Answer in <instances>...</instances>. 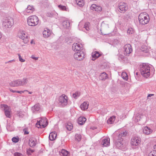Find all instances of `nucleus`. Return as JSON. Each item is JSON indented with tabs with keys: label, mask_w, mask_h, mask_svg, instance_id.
Wrapping results in <instances>:
<instances>
[{
	"label": "nucleus",
	"mask_w": 156,
	"mask_h": 156,
	"mask_svg": "<svg viewBox=\"0 0 156 156\" xmlns=\"http://www.w3.org/2000/svg\"><path fill=\"white\" fill-rule=\"evenodd\" d=\"M29 79L26 77H23L22 80L20 79L21 86H25L28 82Z\"/></svg>",
	"instance_id": "23"
},
{
	"label": "nucleus",
	"mask_w": 156,
	"mask_h": 156,
	"mask_svg": "<svg viewBox=\"0 0 156 156\" xmlns=\"http://www.w3.org/2000/svg\"><path fill=\"white\" fill-rule=\"evenodd\" d=\"M18 36L19 38L23 40L25 44H27L29 41V37L27 34H26L24 31H20L18 34Z\"/></svg>",
	"instance_id": "10"
},
{
	"label": "nucleus",
	"mask_w": 156,
	"mask_h": 156,
	"mask_svg": "<svg viewBox=\"0 0 156 156\" xmlns=\"http://www.w3.org/2000/svg\"><path fill=\"white\" fill-rule=\"evenodd\" d=\"M33 43H34V41H33V40H32L30 42V43L31 44H32Z\"/></svg>",
	"instance_id": "59"
},
{
	"label": "nucleus",
	"mask_w": 156,
	"mask_h": 156,
	"mask_svg": "<svg viewBox=\"0 0 156 156\" xmlns=\"http://www.w3.org/2000/svg\"><path fill=\"white\" fill-rule=\"evenodd\" d=\"M115 119V116H112L111 117L107 120V122L108 123L112 124L114 123Z\"/></svg>",
	"instance_id": "33"
},
{
	"label": "nucleus",
	"mask_w": 156,
	"mask_h": 156,
	"mask_svg": "<svg viewBox=\"0 0 156 156\" xmlns=\"http://www.w3.org/2000/svg\"><path fill=\"white\" fill-rule=\"evenodd\" d=\"M25 91H28L27 90L24 91H16V93H20V94H22V93H24Z\"/></svg>",
	"instance_id": "48"
},
{
	"label": "nucleus",
	"mask_w": 156,
	"mask_h": 156,
	"mask_svg": "<svg viewBox=\"0 0 156 156\" xmlns=\"http://www.w3.org/2000/svg\"><path fill=\"white\" fill-rule=\"evenodd\" d=\"M76 4L79 7H83L85 4L84 0H76Z\"/></svg>",
	"instance_id": "29"
},
{
	"label": "nucleus",
	"mask_w": 156,
	"mask_h": 156,
	"mask_svg": "<svg viewBox=\"0 0 156 156\" xmlns=\"http://www.w3.org/2000/svg\"><path fill=\"white\" fill-rule=\"evenodd\" d=\"M19 140V138L18 136L14 137L12 139V141L13 142L15 143H17L18 142Z\"/></svg>",
	"instance_id": "42"
},
{
	"label": "nucleus",
	"mask_w": 156,
	"mask_h": 156,
	"mask_svg": "<svg viewBox=\"0 0 156 156\" xmlns=\"http://www.w3.org/2000/svg\"><path fill=\"white\" fill-rule=\"evenodd\" d=\"M153 130L150 127L145 126L143 129V132L146 135H149L152 132Z\"/></svg>",
	"instance_id": "20"
},
{
	"label": "nucleus",
	"mask_w": 156,
	"mask_h": 156,
	"mask_svg": "<svg viewBox=\"0 0 156 156\" xmlns=\"http://www.w3.org/2000/svg\"><path fill=\"white\" fill-rule=\"evenodd\" d=\"M127 33L129 34H132L133 33V29L131 28H129L127 30Z\"/></svg>",
	"instance_id": "43"
},
{
	"label": "nucleus",
	"mask_w": 156,
	"mask_h": 156,
	"mask_svg": "<svg viewBox=\"0 0 156 156\" xmlns=\"http://www.w3.org/2000/svg\"><path fill=\"white\" fill-rule=\"evenodd\" d=\"M34 10V8L32 6L30 5L27 6L26 10V12L27 13H32Z\"/></svg>",
	"instance_id": "34"
},
{
	"label": "nucleus",
	"mask_w": 156,
	"mask_h": 156,
	"mask_svg": "<svg viewBox=\"0 0 156 156\" xmlns=\"http://www.w3.org/2000/svg\"><path fill=\"white\" fill-rule=\"evenodd\" d=\"M119 8L121 12H124L128 9L127 5L124 2H120L119 5Z\"/></svg>",
	"instance_id": "16"
},
{
	"label": "nucleus",
	"mask_w": 156,
	"mask_h": 156,
	"mask_svg": "<svg viewBox=\"0 0 156 156\" xmlns=\"http://www.w3.org/2000/svg\"><path fill=\"white\" fill-rule=\"evenodd\" d=\"M89 23H85L83 21H81L79 24V30L86 32V31H88L89 30Z\"/></svg>",
	"instance_id": "8"
},
{
	"label": "nucleus",
	"mask_w": 156,
	"mask_h": 156,
	"mask_svg": "<svg viewBox=\"0 0 156 156\" xmlns=\"http://www.w3.org/2000/svg\"><path fill=\"white\" fill-rule=\"evenodd\" d=\"M62 25L65 28H69L70 26V23L68 21H65L62 22Z\"/></svg>",
	"instance_id": "31"
},
{
	"label": "nucleus",
	"mask_w": 156,
	"mask_h": 156,
	"mask_svg": "<svg viewBox=\"0 0 156 156\" xmlns=\"http://www.w3.org/2000/svg\"><path fill=\"white\" fill-rule=\"evenodd\" d=\"M91 9L95 10L97 12H100L102 10V8L101 6L99 5H97L96 4H92L90 7Z\"/></svg>",
	"instance_id": "17"
},
{
	"label": "nucleus",
	"mask_w": 156,
	"mask_h": 156,
	"mask_svg": "<svg viewBox=\"0 0 156 156\" xmlns=\"http://www.w3.org/2000/svg\"><path fill=\"white\" fill-rule=\"evenodd\" d=\"M101 145L104 147H107L110 145V139L109 138H106L104 139L101 143Z\"/></svg>",
	"instance_id": "19"
},
{
	"label": "nucleus",
	"mask_w": 156,
	"mask_h": 156,
	"mask_svg": "<svg viewBox=\"0 0 156 156\" xmlns=\"http://www.w3.org/2000/svg\"><path fill=\"white\" fill-rule=\"evenodd\" d=\"M153 69L152 66L147 64H143L140 69L141 74L144 77L147 78L149 76L151 70Z\"/></svg>",
	"instance_id": "1"
},
{
	"label": "nucleus",
	"mask_w": 156,
	"mask_h": 156,
	"mask_svg": "<svg viewBox=\"0 0 156 156\" xmlns=\"http://www.w3.org/2000/svg\"><path fill=\"white\" fill-rule=\"evenodd\" d=\"M100 79L102 80H105L108 78V75L105 73L103 72L101 73L100 76Z\"/></svg>",
	"instance_id": "32"
},
{
	"label": "nucleus",
	"mask_w": 156,
	"mask_h": 156,
	"mask_svg": "<svg viewBox=\"0 0 156 156\" xmlns=\"http://www.w3.org/2000/svg\"><path fill=\"white\" fill-rule=\"evenodd\" d=\"M51 31L48 29H46L43 32V37H48L50 36Z\"/></svg>",
	"instance_id": "21"
},
{
	"label": "nucleus",
	"mask_w": 156,
	"mask_h": 156,
	"mask_svg": "<svg viewBox=\"0 0 156 156\" xmlns=\"http://www.w3.org/2000/svg\"><path fill=\"white\" fill-rule=\"evenodd\" d=\"M123 56L122 55H121L120 56V58L121 59H122L123 58Z\"/></svg>",
	"instance_id": "60"
},
{
	"label": "nucleus",
	"mask_w": 156,
	"mask_h": 156,
	"mask_svg": "<svg viewBox=\"0 0 156 156\" xmlns=\"http://www.w3.org/2000/svg\"><path fill=\"white\" fill-rule=\"evenodd\" d=\"M9 125H8V124H7V128H9Z\"/></svg>",
	"instance_id": "61"
},
{
	"label": "nucleus",
	"mask_w": 156,
	"mask_h": 156,
	"mask_svg": "<svg viewBox=\"0 0 156 156\" xmlns=\"http://www.w3.org/2000/svg\"><path fill=\"white\" fill-rule=\"evenodd\" d=\"M149 48L145 45L142 46L141 48L142 51L147 53V55H145V56L148 55L149 52Z\"/></svg>",
	"instance_id": "26"
},
{
	"label": "nucleus",
	"mask_w": 156,
	"mask_h": 156,
	"mask_svg": "<svg viewBox=\"0 0 156 156\" xmlns=\"http://www.w3.org/2000/svg\"><path fill=\"white\" fill-rule=\"evenodd\" d=\"M69 152L65 150L62 149L61 152V155L63 156H68L69 155Z\"/></svg>",
	"instance_id": "37"
},
{
	"label": "nucleus",
	"mask_w": 156,
	"mask_h": 156,
	"mask_svg": "<svg viewBox=\"0 0 156 156\" xmlns=\"http://www.w3.org/2000/svg\"><path fill=\"white\" fill-rule=\"evenodd\" d=\"M57 137V134L55 132L51 133L49 136V139L50 140H55Z\"/></svg>",
	"instance_id": "27"
},
{
	"label": "nucleus",
	"mask_w": 156,
	"mask_h": 156,
	"mask_svg": "<svg viewBox=\"0 0 156 156\" xmlns=\"http://www.w3.org/2000/svg\"><path fill=\"white\" fill-rule=\"evenodd\" d=\"M14 156H23V155L20 153L16 152L14 154Z\"/></svg>",
	"instance_id": "46"
},
{
	"label": "nucleus",
	"mask_w": 156,
	"mask_h": 156,
	"mask_svg": "<svg viewBox=\"0 0 156 156\" xmlns=\"http://www.w3.org/2000/svg\"><path fill=\"white\" fill-rule=\"evenodd\" d=\"M127 134V132L126 131H123L119 134L118 136L117 141L116 143V147L122 149V147L123 144L121 141L123 139V137L126 136Z\"/></svg>",
	"instance_id": "4"
},
{
	"label": "nucleus",
	"mask_w": 156,
	"mask_h": 156,
	"mask_svg": "<svg viewBox=\"0 0 156 156\" xmlns=\"http://www.w3.org/2000/svg\"><path fill=\"white\" fill-rule=\"evenodd\" d=\"M138 20L140 24L145 25L149 22L150 20L149 16L146 12L141 13L139 16Z\"/></svg>",
	"instance_id": "3"
},
{
	"label": "nucleus",
	"mask_w": 156,
	"mask_h": 156,
	"mask_svg": "<svg viewBox=\"0 0 156 156\" xmlns=\"http://www.w3.org/2000/svg\"><path fill=\"white\" fill-rule=\"evenodd\" d=\"M100 56V54L97 51L93 52L92 53V58L91 60L94 61Z\"/></svg>",
	"instance_id": "25"
},
{
	"label": "nucleus",
	"mask_w": 156,
	"mask_h": 156,
	"mask_svg": "<svg viewBox=\"0 0 156 156\" xmlns=\"http://www.w3.org/2000/svg\"><path fill=\"white\" fill-rule=\"evenodd\" d=\"M122 78L126 80H127L128 79V76L127 73L124 72L122 73L121 74Z\"/></svg>",
	"instance_id": "36"
},
{
	"label": "nucleus",
	"mask_w": 156,
	"mask_h": 156,
	"mask_svg": "<svg viewBox=\"0 0 156 156\" xmlns=\"http://www.w3.org/2000/svg\"><path fill=\"white\" fill-rule=\"evenodd\" d=\"M28 24L30 26H35L37 25L39 22L38 17L35 16H30L27 19Z\"/></svg>",
	"instance_id": "5"
},
{
	"label": "nucleus",
	"mask_w": 156,
	"mask_h": 156,
	"mask_svg": "<svg viewBox=\"0 0 156 156\" xmlns=\"http://www.w3.org/2000/svg\"><path fill=\"white\" fill-rule=\"evenodd\" d=\"M66 128L69 131L71 130L73 128V126L72 124L71 123H68L66 126Z\"/></svg>",
	"instance_id": "38"
},
{
	"label": "nucleus",
	"mask_w": 156,
	"mask_h": 156,
	"mask_svg": "<svg viewBox=\"0 0 156 156\" xmlns=\"http://www.w3.org/2000/svg\"><path fill=\"white\" fill-rule=\"evenodd\" d=\"M18 55L19 56V61L21 62H24L25 61V60L24 59H23L21 56L20 55V54H18Z\"/></svg>",
	"instance_id": "45"
},
{
	"label": "nucleus",
	"mask_w": 156,
	"mask_h": 156,
	"mask_svg": "<svg viewBox=\"0 0 156 156\" xmlns=\"http://www.w3.org/2000/svg\"><path fill=\"white\" fill-rule=\"evenodd\" d=\"M89 103L87 101H84L80 106L81 109L83 110H85L88 108Z\"/></svg>",
	"instance_id": "22"
},
{
	"label": "nucleus",
	"mask_w": 156,
	"mask_h": 156,
	"mask_svg": "<svg viewBox=\"0 0 156 156\" xmlns=\"http://www.w3.org/2000/svg\"><path fill=\"white\" fill-rule=\"evenodd\" d=\"M153 148L154 150L153 151L156 152V145H155L154 146Z\"/></svg>",
	"instance_id": "50"
},
{
	"label": "nucleus",
	"mask_w": 156,
	"mask_h": 156,
	"mask_svg": "<svg viewBox=\"0 0 156 156\" xmlns=\"http://www.w3.org/2000/svg\"><path fill=\"white\" fill-rule=\"evenodd\" d=\"M2 34L0 32V39H1V38H2Z\"/></svg>",
	"instance_id": "58"
},
{
	"label": "nucleus",
	"mask_w": 156,
	"mask_h": 156,
	"mask_svg": "<svg viewBox=\"0 0 156 156\" xmlns=\"http://www.w3.org/2000/svg\"><path fill=\"white\" fill-rule=\"evenodd\" d=\"M29 145L31 147L35 146L36 145V140L33 137L30 138L29 140Z\"/></svg>",
	"instance_id": "24"
},
{
	"label": "nucleus",
	"mask_w": 156,
	"mask_h": 156,
	"mask_svg": "<svg viewBox=\"0 0 156 156\" xmlns=\"http://www.w3.org/2000/svg\"><path fill=\"white\" fill-rule=\"evenodd\" d=\"M109 26L108 24L103 22L101 24V29L103 30H106L108 29Z\"/></svg>",
	"instance_id": "30"
},
{
	"label": "nucleus",
	"mask_w": 156,
	"mask_h": 156,
	"mask_svg": "<svg viewBox=\"0 0 156 156\" xmlns=\"http://www.w3.org/2000/svg\"><path fill=\"white\" fill-rule=\"evenodd\" d=\"M80 95V93L79 92H76L73 95V97L75 99H77Z\"/></svg>",
	"instance_id": "40"
},
{
	"label": "nucleus",
	"mask_w": 156,
	"mask_h": 156,
	"mask_svg": "<svg viewBox=\"0 0 156 156\" xmlns=\"http://www.w3.org/2000/svg\"><path fill=\"white\" fill-rule=\"evenodd\" d=\"M31 58L32 59H34L35 60H37L38 59V58L37 57H35L33 55H32L31 56Z\"/></svg>",
	"instance_id": "49"
},
{
	"label": "nucleus",
	"mask_w": 156,
	"mask_h": 156,
	"mask_svg": "<svg viewBox=\"0 0 156 156\" xmlns=\"http://www.w3.org/2000/svg\"><path fill=\"white\" fill-rule=\"evenodd\" d=\"M48 124V122L46 118L42 117L41 119L37 120L36 126L38 128H42L45 127Z\"/></svg>",
	"instance_id": "6"
},
{
	"label": "nucleus",
	"mask_w": 156,
	"mask_h": 156,
	"mask_svg": "<svg viewBox=\"0 0 156 156\" xmlns=\"http://www.w3.org/2000/svg\"><path fill=\"white\" fill-rule=\"evenodd\" d=\"M58 7L61 10H66V8L65 6L62 5H58Z\"/></svg>",
	"instance_id": "41"
},
{
	"label": "nucleus",
	"mask_w": 156,
	"mask_h": 156,
	"mask_svg": "<svg viewBox=\"0 0 156 156\" xmlns=\"http://www.w3.org/2000/svg\"><path fill=\"white\" fill-rule=\"evenodd\" d=\"M0 107L4 111V113L6 117L10 118L11 117V109L10 107L6 105L1 104Z\"/></svg>",
	"instance_id": "7"
},
{
	"label": "nucleus",
	"mask_w": 156,
	"mask_h": 156,
	"mask_svg": "<svg viewBox=\"0 0 156 156\" xmlns=\"http://www.w3.org/2000/svg\"><path fill=\"white\" fill-rule=\"evenodd\" d=\"M47 16L49 17H51L53 16V14L51 12H48L47 14Z\"/></svg>",
	"instance_id": "47"
},
{
	"label": "nucleus",
	"mask_w": 156,
	"mask_h": 156,
	"mask_svg": "<svg viewBox=\"0 0 156 156\" xmlns=\"http://www.w3.org/2000/svg\"><path fill=\"white\" fill-rule=\"evenodd\" d=\"M154 95L153 94H149L147 96V97H148V98L149 97H151V96H153Z\"/></svg>",
	"instance_id": "54"
},
{
	"label": "nucleus",
	"mask_w": 156,
	"mask_h": 156,
	"mask_svg": "<svg viewBox=\"0 0 156 156\" xmlns=\"http://www.w3.org/2000/svg\"><path fill=\"white\" fill-rule=\"evenodd\" d=\"M32 92H29V94H32Z\"/></svg>",
	"instance_id": "62"
},
{
	"label": "nucleus",
	"mask_w": 156,
	"mask_h": 156,
	"mask_svg": "<svg viewBox=\"0 0 156 156\" xmlns=\"http://www.w3.org/2000/svg\"><path fill=\"white\" fill-rule=\"evenodd\" d=\"M27 153H28L29 152H31L32 153L34 152V151L33 150H30L29 149L28 150V151H27Z\"/></svg>",
	"instance_id": "52"
},
{
	"label": "nucleus",
	"mask_w": 156,
	"mask_h": 156,
	"mask_svg": "<svg viewBox=\"0 0 156 156\" xmlns=\"http://www.w3.org/2000/svg\"><path fill=\"white\" fill-rule=\"evenodd\" d=\"M141 140V139L139 137H133L131 139V144L133 146H138L140 143Z\"/></svg>",
	"instance_id": "14"
},
{
	"label": "nucleus",
	"mask_w": 156,
	"mask_h": 156,
	"mask_svg": "<svg viewBox=\"0 0 156 156\" xmlns=\"http://www.w3.org/2000/svg\"><path fill=\"white\" fill-rule=\"evenodd\" d=\"M143 115L140 114H137L136 115L135 117V122H138V121H140V119L142 118Z\"/></svg>",
	"instance_id": "35"
},
{
	"label": "nucleus",
	"mask_w": 156,
	"mask_h": 156,
	"mask_svg": "<svg viewBox=\"0 0 156 156\" xmlns=\"http://www.w3.org/2000/svg\"><path fill=\"white\" fill-rule=\"evenodd\" d=\"M18 115H19V116L20 117H23V116L22 115H21L20 114V113H19V114H18Z\"/></svg>",
	"instance_id": "57"
},
{
	"label": "nucleus",
	"mask_w": 156,
	"mask_h": 156,
	"mask_svg": "<svg viewBox=\"0 0 156 156\" xmlns=\"http://www.w3.org/2000/svg\"><path fill=\"white\" fill-rule=\"evenodd\" d=\"M2 22L3 28L5 29L11 27L14 23L13 18L10 17H4Z\"/></svg>",
	"instance_id": "2"
},
{
	"label": "nucleus",
	"mask_w": 156,
	"mask_h": 156,
	"mask_svg": "<svg viewBox=\"0 0 156 156\" xmlns=\"http://www.w3.org/2000/svg\"><path fill=\"white\" fill-rule=\"evenodd\" d=\"M41 109L40 105L39 104H36L31 108V110L33 113H36L40 111Z\"/></svg>",
	"instance_id": "18"
},
{
	"label": "nucleus",
	"mask_w": 156,
	"mask_h": 156,
	"mask_svg": "<svg viewBox=\"0 0 156 156\" xmlns=\"http://www.w3.org/2000/svg\"><path fill=\"white\" fill-rule=\"evenodd\" d=\"M124 54L127 56H128L132 52L133 50L130 44H126L124 47Z\"/></svg>",
	"instance_id": "12"
},
{
	"label": "nucleus",
	"mask_w": 156,
	"mask_h": 156,
	"mask_svg": "<svg viewBox=\"0 0 156 156\" xmlns=\"http://www.w3.org/2000/svg\"><path fill=\"white\" fill-rule=\"evenodd\" d=\"M9 84L12 87H18L21 86L20 79L15 80L9 83Z\"/></svg>",
	"instance_id": "15"
},
{
	"label": "nucleus",
	"mask_w": 156,
	"mask_h": 156,
	"mask_svg": "<svg viewBox=\"0 0 156 156\" xmlns=\"http://www.w3.org/2000/svg\"><path fill=\"white\" fill-rule=\"evenodd\" d=\"M34 81L35 82H37L38 81H39V80H38V79H34Z\"/></svg>",
	"instance_id": "56"
},
{
	"label": "nucleus",
	"mask_w": 156,
	"mask_h": 156,
	"mask_svg": "<svg viewBox=\"0 0 156 156\" xmlns=\"http://www.w3.org/2000/svg\"><path fill=\"white\" fill-rule=\"evenodd\" d=\"M24 133L25 134H29V132L26 130H25L24 131Z\"/></svg>",
	"instance_id": "53"
},
{
	"label": "nucleus",
	"mask_w": 156,
	"mask_h": 156,
	"mask_svg": "<svg viewBox=\"0 0 156 156\" xmlns=\"http://www.w3.org/2000/svg\"><path fill=\"white\" fill-rule=\"evenodd\" d=\"M10 90L11 92L12 93H16V90H13L12 89H10Z\"/></svg>",
	"instance_id": "51"
},
{
	"label": "nucleus",
	"mask_w": 156,
	"mask_h": 156,
	"mask_svg": "<svg viewBox=\"0 0 156 156\" xmlns=\"http://www.w3.org/2000/svg\"><path fill=\"white\" fill-rule=\"evenodd\" d=\"M74 57L76 60L81 61L84 59L85 57V54L83 51H80L74 53Z\"/></svg>",
	"instance_id": "9"
},
{
	"label": "nucleus",
	"mask_w": 156,
	"mask_h": 156,
	"mask_svg": "<svg viewBox=\"0 0 156 156\" xmlns=\"http://www.w3.org/2000/svg\"><path fill=\"white\" fill-rule=\"evenodd\" d=\"M86 120V119L85 117L81 116L78 118V122L80 125H83L84 123Z\"/></svg>",
	"instance_id": "28"
},
{
	"label": "nucleus",
	"mask_w": 156,
	"mask_h": 156,
	"mask_svg": "<svg viewBox=\"0 0 156 156\" xmlns=\"http://www.w3.org/2000/svg\"><path fill=\"white\" fill-rule=\"evenodd\" d=\"M68 98L65 94H62L59 97V103L62 106H64L68 103Z\"/></svg>",
	"instance_id": "11"
},
{
	"label": "nucleus",
	"mask_w": 156,
	"mask_h": 156,
	"mask_svg": "<svg viewBox=\"0 0 156 156\" xmlns=\"http://www.w3.org/2000/svg\"><path fill=\"white\" fill-rule=\"evenodd\" d=\"M13 61L14 62L15 61V60H10V61H9L8 62H6V63H9V62H13Z\"/></svg>",
	"instance_id": "55"
},
{
	"label": "nucleus",
	"mask_w": 156,
	"mask_h": 156,
	"mask_svg": "<svg viewBox=\"0 0 156 156\" xmlns=\"http://www.w3.org/2000/svg\"><path fill=\"white\" fill-rule=\"evenodd\" d=\"M83 48V45L81 43H74L72 46V49L74 51H81Z\"/></svg>",
	"instance_id": "13"
},
{
	"label": "nucleus",
	"mask_w": 156,
	"mask_h": 156,
	"mask_svg": "<svg viewBox=\"0 0 156 156\" xmlns=\"http://www.w3.org/2000/svg\"><path fill=\"white\" fill-rule=\"evenodd\" d=\"M149 156H156V152L151 151L149 154Z\"/></svg>",
	"instance_id": "44"
},
{
	"label": "nucleus",
	"mask_w": 156,
	"mask_h": 156,
	"mask_svg": "<svg viewBox=\"0 0 156 156\" xmlns=\"http://www.w3.org/2000/svg\"><path fill=\"white\" fill-rule=\"evenodd\" d=\"M81 139V136L80 134H76L75 135V140L79 142Z\"/></svg>",
	"instance_id": "39"
}]
</instances>
